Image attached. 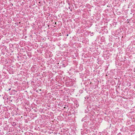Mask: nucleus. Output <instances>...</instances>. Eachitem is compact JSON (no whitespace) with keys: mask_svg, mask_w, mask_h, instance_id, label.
Listing matches in <instances>:
<instances>
[{"mask_svg":"<svg viewBox=\"0 0 135 135\" xmlns=\"http://www.w3.org/2000/svg\"><path fill=\"white\" fill-rule=\"evenodd\" d=\"M11 124H12V126H15L16 125V123L14 122H11Z\"/></svg>","mask_w":135,"mask_h":135,"instance_id":"obj_1","label":"nucleus"},{"mask_svg":"<svg viewBox=\"0 0 135 135\" xmlns=\"http://www.w3.org/2000/svg\"><path fill=\"white\" fill-rule=\"evenodd\" d=\"M68 36V34H67V35H66V36Z\"/></svg>","mask_w":135,"mask_h":135,"instance_id":"obj_2","label":"nucleus"},{"mask_svg":"<svg viewBox=\"0 0 135 135\" xmlns=\"http://www.w3.org/2000/svg\"><path fill=\"white\" fill-rule=\"evenodd\" d=\"M11 88L9 89V90H11Z\"/></svg>","mask_w":135,"mask_h":135,"instance_id":"obj_3","label":"nucleus"},{"mask_svg":"<svg viewBox=\"0 0 135 135\" xmlns=\"http://www.w3.org/2000/svg\"><path fill=\"white\" fill-rule=\"evenodd\" d=\"M64 108H65V107H64Z\"/></svg>","mask_w":135,"mask_h":135,"instance_id":"obj_4","label":"nucleus"}]
</instances>
